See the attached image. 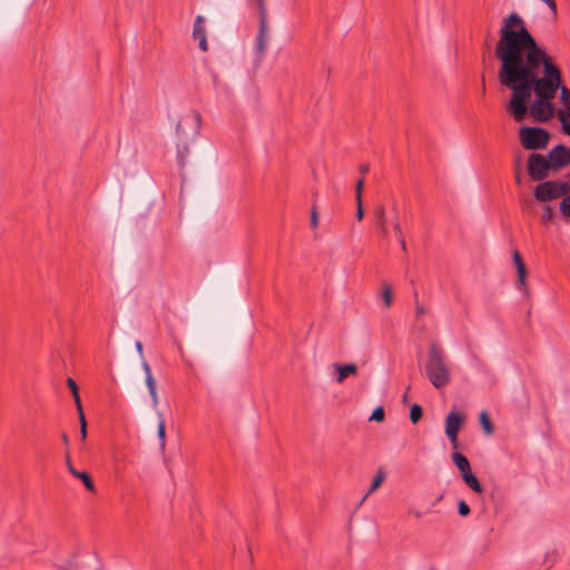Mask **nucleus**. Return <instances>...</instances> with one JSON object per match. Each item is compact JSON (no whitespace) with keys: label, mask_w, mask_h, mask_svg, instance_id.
I'll return each mask as SVG.
<instances>
[{"label":"nucleus","mask_w":570,"mask_h":570,"mask_svg":"<svg viewBox=\"0 0 570 570\" xmlns=\"http://www.w3.org/2000/svg\"><path fill=\"white\" fill-rule=\"evenodd\" d=\"M494 56L500 62L498 80L511 90L507 111L515 121L524 120L529 114L534 121L548 122L556 114L552 100L558 91V80L551 72L541 77L534 71V66L525 60L512 36V26L503 20Z\"/></svg>","instance_id":"nucleus-1"},{"label":"nucleus","mask_w":570,"mask_h":570,"mask_svg":"<svg viewBox=\"0 0 570 570\" xmlns=\"http://www.w3.org/2000/svg\"><path fill=\"white\" fill-rule=\"evenodd\" d=\"M504 23L512 26V36L517 40L525 60L534 66V71L541 77H547L548 72L556 76L558 80V90H560V100L563 105L562 110L570 107V89L563 85L560 68L554 62L553 57L540 45L532 33L525 27L523 19L515 12L503 18Z\"/></svg>","instance_id":"nucleus-2"},{"label":"nucleus","mask_w":570,"mask_h":570,"mask_svg":"<svg viewBox=\"0 0 570 570\" xmlns=\"http://www.w3.org/2000/svg\"><path fill=\"white\" fill-rule=\"evenodd\" d=\"M424 370L426 377L434 387L441 389L450 383V368L446 365L443 351L436 344H432L429 348Z\"/></svg>","instance_id":"nucleus-3"},{"label":"nucleus","mask_w":570,"mask_h":570,"mask_svg":"<svg viewBox=\"0 0 570 570\" xmlns=\"http://www.w3.org/2000/svg\"><path fill=\"white\" fill-rule=\"evenodd\" d=\"M202 116L196 110H190L181 117L176 126V134L181 141L183 149L188 153V141H193L200 131Z\"/></svg>","instance_id":"nucleus-4"},{"label":"nucleus","mask_w":570,"mask_h":570,"mask_svg":"<svg viewBox=\"0 0 570 570\" xmlns=\"http://www.w3.org/2000/svg\"><path fill=\"white\" fill-rule=\"evenodd\" d=\"M550 132L541 127H521L519 139L522 147L527 150L546 149L550 141Z\"/></svg>","instance_id":"nucleus-5"},{"label":"nucleus","mask_w":570,"mask_h":570,"mask_svg":"<svg viewBox=\"0 0 570 570\" xmlns=\"http://www.w3.org/2000/svg\"><path fill=\"white\" fill-rule=\"evenodd\" d=\"M551 170L548 158L543 155L532 153L528 156L527 171L530 180L541 183L549 177Z\"/></svg>","instance_id":"nucleus-6"},{"label":"nucleus","mask_w":570,"mask_h":570,"mask_svg":"<svg viewBox=\"0 0 570 570\" xmlns=\"http://www.w3.org/2000/svg\"><path fill=\"white\" fill-rule=\"evenodd\" d=\"M464 421V415L456 411H451L445 417V435L454 449L459 446L458 435Z\"/></svg>","instance_id":"nucleus-7"},{"label":"nucleus","mask_w":570,"mask_h":570,"mask_svg":"<svg viewBox=\"0 0 570 570\" xmlns=\"http://www.w3.org/2000/svg\"><path fill=\"white\" fill-rule=\"evenodd\" d=\"M552 171H558L570 164V148L560 144L554 146L547 155Z\"/></svg>","instance_id":"nucleus-8"},{"label":"nucleus","mask_w":570,"mask_h":570,"mask_svg":"<svg viewBox=\"0 0 570 570\" xmlns=\"http://www.w3.org/2000/svg\"><path fill=\"white\" fill-rule=\"evenodd\" d=\"M533 197L540 203H549L559 198L554 183L547 179L534 187Z\"/></svg>","instance_id":"nucleus-9"},{"label":"nucleus","mask_w":570,"mask_h":570,"mask_svg":"<svg viewBox=\"0 0 570 570\" xmlns=\"http://www.w3.org/2000/svg\"><path fill=\"white\" fill-rule=\"evenodd\" d=\"M268 45V22L267 18H258V32L255 41V52L257 55L258 60H261L267 49Z\"/></svg>","instance_id":"nucleus-10"},{"label":"nucleus","mask_w":570,"mask_h":570,"mask_svg":"<svg viewBox=\"0 0 570 570\" xmlns=\"http://www.w3.org/2000/svg\"><path fill=\"white\" fill-rule=\"evenodd\" d=\"M193 38L195 40H198V47L202 51H207L208 43L205 28V18L203 16H197L195 19L193 28Z\"/></svg>","instance_id":"nucleus-11"},{"label":"nucleus","mask_w":570,"mask_h":570,"mask_svg":"<svg viewBox=\"0 0 570 570\" xmlns=\"http://www.w3.org/2000/svg\"><path fill=\"white\" fill-rule=\"evenodd\" d=\"M141 367H142V370L145 372V376H146L145 381H146V385L148 387L149 395H150L151 401H153V406L156 407L157 404H158V394H157L156 380L154 379V376L151 374L150 365L148 364V362L146 360H142Z\"/></svg>","instance_id":"nucleus-12"},{"label":"nucleus","mask_w":570,"mask_h":570,"mask_svg":"<svg viewBox=\"0 0 570 570\" xmlns=\"http://www.w3.org/2000/svg\"><path fill=\"white\" fill-rule=\"evenodd\" d=\"M513 263L517 267V273H518L517 287L519 289L524 288L525 287V277H527V267H525V264H524L519 250H517V249L513 252Z\"/></svg>","instance_id":"nucleus-13"},{"label":"nucleus","mask_w":570,"mask_h":570,"mask_svg":"<svg viewBox=\"0 0 570 570\" xmlns=\"http://www.w3.org/2000/svg\"><path fill=\"white\" fill-rule=\"evenodd\" d=\"M452 461L456 465V468L460 470L461 475L463 473H466L471 471L470 461L460 452H453L452 453Z\"/></svg>","instance_id":"nucleus-14"},{"label":"nucleus","mask_w":570,"mask_h":570,"mask_svg":"<svg viewBox=\"0 0 570 570\" xmlns=\"http://www.w3.org/2000/svg\"><path fill=\"white\" fill-rule=\"evenodd\" d=\"M462 479L464 483L475 493L483 492V487L479 482L478 478L471 471L463 473Z\"/></svg>","instance_id":"nucleus-15"},{"label":"nucleus","mask_w":570,"mask_h":570,"mask_svg":"<svg viewBox=\"0 0 570 570\" xmlns=\"http://www.w3.org/2000/svg\"><path fill=\"white\" fill-rule=\"evenodd\" d=\"M356 371H357V367L353 363L345 364V365H340V366H337V372L338 373H337L336 381L338 383H342L348 375L355 374Z\"/></svg>","instance_id":"nucleus-16"},{"label":"nucleus","mask_w":570,"mask_h":570,"mask_svg":"<svg viewBox=\"0 0 570 570\" xmlns=\"http://www.w3.org/2000/svg\"><path fill=\"white\" fill-rule=\"evenodd\" d=\"M374 224L375 226L386 225V212L383 205H376L374 208Z\"/></svg>","instance_id":"nucleus-17"},{"label":"nucleus","mask_w":570,"mask_h":570,"mask_svg":"<svg viewBox=\"0 0 570 570\" xmlns=\"http://www.w3.org/2000/svg\"><path fill=\"white\" fill-rule=\"evenodd\" d=\"M384 480H385V473H384V471H383L382 469H380V470L377 471L376 475L374 476V479L372 480V483H371V487H370V489H368V492L366 493V495L363 498V500H362V501H364V500H365V498H366L368 494H371V493H373L374 491H376V490L381 487V484L384 482Z\"/></svg>","instance_id":"nucleus-18"},{"label":"nucleus","mask_w":570,"mask_h":570,"mask_svg":"<svg viewBox=\"0 0 570 570\" xmlns=\"http://www.w3.org/2000/svg\"><path fill=\"white\" fill-rule=\"evenodd\" d=\"M159 422L157 426V434L160 441V449L164 451L166 446V426H165V420L163 417L161 413H158Z\"/></svg>","instance_id":"nucleus-19"},{"label":"nucleus","mask_w":570,"mask_h":570,"mask_svg":"<svg viewBox=\"0 0 570 570\" xmlns=\"http://www.w3.org/2000/svg\"><path fill=\"white\" fill-rule=\"evenodd\" d=\"M73 476L81 480L88 491H90V492L96 491L95 484H94L90 475L87 472L78 471L77 473H75Z\"/></svg>","instance_id":"nucleus-20"},{"label":"nucleus","mask_w":570,"mask_h":570,"mask_svg":"<svg viewBox=\"0 0 570 570\" xmlns=\"http://www.w3.org/2000/svg\"><path fill=\"white\" fill-rule=\"evenodd\" d=\"M557 188L559 198L570 196V184L563 180H552Z\"/></svg>","instance_id":"nucleus-21"},{"label":"nucleus","mask_w":570,"mask_h":570,"mask_svg":"<svg viewBox=\"0 0 570 570\" xmlns=\"http://www.w3.org/2000/svg\"><path fill=\"white\" fill-rule=\"evenodd\" d=\"M480 423L487 434H491L493 432V430H494L493 424L485 411H482L480 414Z\"/></svg>","instance_id":"nucleus-22"},{"label":"nucleus","mask_w":570,"mask_h":570,"mask_svg":"<svg viewBox=\"0 0 570 570\" xmlns=\"http://www.w3.org/2000/svg\"><path fill=\"white\" fill-rule=\"evenodd\" d=\"M423 410L421 405L413 404L410 409V420L413 424L419 423V421L422 419Z\"/></svg>","instance_id":"nucleus-23"},{"label":"nucleus","mask_w":570,"mask_h":570,"mask_svg":"<svg viewBox=\"0 0 570 570\" xmlns=\"http://www.w3.org/2000/svg\"><path fill=\"white\" fill-rule=\"evenodd\" d=\"M559 210L563 217L570 218V195L561 200Z\"/></svg>","instance_id":"nucleus-24"},{"label":"nucleus","mask_w":570,"mask_h":570,"mask_svg":"<svg viewBox=\"0 0 570 570\" xmlns=\"http://www.w3.org/2000/svg\"><path fill=\"white\" fill-rule=\"evenodd\" d=\"M384 417H385L384 409L382 406H377L372 412V414L370 416V421L382 422V421H384Z\"/></svg>","instance_id":"nucleus-25"},{"label":"nucleus","mask_w":570,"mask_h":570,"mask_svg":"<svg viewBox=\"0 0 570 570\" xmlns=\"http://www.w3.org/2000/svg\"><path fill=\"white\" fill-rule=\"evenodd\" d=\"M458 512L461 517H466L470 514V507L468 503L463 500L459 501L458 503Z\"/></svg>","instance_id":"nucleus-26"},{"label":"nucleus","mask_w":570,"mask_h":570,"mask_svg":"<svg viewBox=\"0 0 570 570\" xmlns=\"http://www.w3.org/2000/svg\"><path fill=\"white\" fill-rule=\"evenodd\" d=\"M553 217H554V213H553V209L551 208V206L544 205L543 206L542 219L544 222H550V220L553 219Z\"/></svg>","instance_id":"nucleus-27"},{"label":"nucleus","mask_w":570,"mask_h":570,"mask_svg":"<svg viewBox=\"0 0 570 570\" xmlns=\"http://www.w3.org/2000/svg\"><path fill=\"white\" fill-rule=\"evenodd\" d=\"M79 421H80V438H81V441H85L87 438V422H86L85 414H81V416H79Z\"/></svg>","instance_id":"nucleus-28"},{"label":"nucleus","mask_w":570,"mask_h":570,"mask_svg":"<svg viewBox=\"0 0 570 570\" xmlns=\"http://www.w3.org/2000/svg\"><path fill=\"white\" fill-rule=\"evenodd\" d=\"M363 187H364V178L362 177L361 179L357 180L356 186H355L356 203H360L362 199Z\"/></svg>","instance_id":"nucleus-29"},{"label":"nucleus","mask_w":570,"mask_h":570,"mask_svg":"<svg viewBox=\"0 0 570 570\" xmlns=\"http://www.w3.org/2000/svg\"><path fill=\"white\" fill-rule=\"evenodd\" d=\"M258 9V18H267V9L265 6V0H255Z\"/></svg>","instance_id":"nucleus-30"},{"label":"nucleus","mask_w":570,"mask_h":570,"mask_svg":"<svg viewBox=\"0 0 570 570\" xmlns=\"http://www.w3.org/2000/svg\"><path fill=\"white\" fill-rule=\"evenodd\" d=\"M393 293L390 286H385L383 291V299L386 306H390L392 303Z\"/></svg>","instance_id":"nucleus-31"},{"label":"nucleus","mask_w":570,"mask_h":570,"mask_svg":"<svg viewBox=\"0 0 570 570\" xmlns=\"http://www.w3.org/2000/svg\"><path fill=\"white\" fill-rule=\"evenodd\" d=\"M65 461H66V466H67L68 471L72 475H75V473H77L78 470L75 469V466H73V464L71 462L69 450H66Z\"/></svg>","instance_id":"nucleus-32"},{"label":"nucleus","mask_w":570,"mask_h":570,"mask_svg":"<svg viewBox=\"0 0 570 570\" xmlns=\"http://www.w3.org/2000/svg\"><path fill=\"white\" fill-rule=\"evenodd\" d=\"M317 225H318V213H317L316 206L314 204L312 207V210H311V226L313 228H316Z\"/></svg>","instance_id":"nucleus-33"},{"label":"nucleus","mask_w":570,"mask_h":570,"mask_svg":"<svg viewBox=\"0 0 570 570\" xmlns=\"http://www.w3.org/2000/svg\"><path fill=\"white\" fill-rule=\"evenodd\" d=\"M394 212L396 213L395 209H394ZM393 229H394V232H395V234L397 236V239H400L401 237H404L402 228H401V224H400V220H399L396 214H395V219H394V223H393Z\"/></svg>","instance_id":"nucleus-34"},{"label":"nucleus","mask_w":570,"mask_h":570,"mask_svg":"<svg viewBox=\"0 0 570 570\" xmlns=\"http://www.w3.org/2000/svg\"><path fill=\"white\" fill-rule=\"evenodd\" d=\"M183 151H184L185 154H187V153L183 149L181 144H180V145H179V149H178V155H177V161H178V165H179V167H180V168H184V167H185V165H186V157H185V155L183 154Z\"/></svg>","instance_id":"nucleus-35"},{"label":"nucleus","mask_w":570,"mask_h":570,"mask_svg":"<svg viewBox=\"0 0 570 570\" xmlns=\"http://www.w3.org/2000/svg\"><path fill=\"white\" fill-rule=\"evenodd\" d=\"M72 396H73V400H75V403L77 406L78 414H79V416H81V414H83V409H82L79 392H77L76 394H72Z\"/></svg>","instance_id":"nucleus-36"},{"label":"nucleus","mask_w":570,"mask_h":570,"mask_svg":"<svg viewBox=\"0 0 570 570\" xmlns=\"http://www.w3.org/2000/svg\"><path fill=\"white\" fill-rule=\"evenodd\" d=\"M67 385L70 389L71 394L79 392L77 383L71 377L67 379Z\"/></svg>","instance_id":"nucleus-37"},{"label":"nucleus","mask_w":570,"mask_h":570,"mask_svg":"<svg viewBox=\"0 0 570 570\" xmlns=\"http://www.w3.org/2000/svg\"><path fill=\"white\" fill-rule=\"evenodd\" d=\"M424 314H425V307L416 301V304H415L416 318L422 317Z\"/></svg>","instance_id":"nucleus-38"},{"label":"nucleus","mask_w":570,"mask_h":570,"mask_svg":"<svg viewBox=\"0 0 570 570\" xmlns=\"http://www.w3.org/2000/svg\"><path fill=\"white\" fill-rule=\"evenodd\" d=\"M377 229H379V233H380V236L382 238H387L389 237V228H387V224L386 225H381V226H376Z\"/></svg>","instance_id":"nucleus-39"},{"label":"nucleus","mask_w":570,"mask_h":570,"mask_svg":"<svg viewBox=\"0 0 570 570\" xmlns=\"http://www.w3.org/2000/svg\"><path fill=\"white\" fill-rule=\"evenodd\" d=\"M363 217H364V210H363L362 200H361L360 203H357L356 219L362 220Z\"/></svg>","instance_id":"nucleus-40"},{"label":"nucleus","mask_w":570,"mask_h":570,"mask_svg":"<svg viewBox=\"0 0 570 570\" xmlns=\"http://www.w3.org/2000/svg\"><path fill=\"white\" fill-rule=\"evenodd\" d=\"M550 9L552 12H557V3H556V0H542Z\"/></svg>","instance_id":"nucleus-41"},{"label":"nucleus","mask_w":570,"mask_h":570,"mask_svg":"<svg viewBox=\"0 0 570 570\" xmlns=\"http://www.w3.org/2000/svg\"><path fill=\"white\" fill-rule=\"evenodd\" d=\"M135 347H136V351L138 352V354L140 355L141 361L145 360L144 358V352H142V344H141V342L137 341L136 344H135Z\"/></svg>","instance_id":"nucleus-42"},{"label":"nucleus","mask_w":570,"mask_h":570,"mask_svg":"<svg viewBox=\"0 0 570 570\" xmlns=\"http://www.w3.org/2000/svg\"><path fill=\"white\" fill-rule=\"evenodd\" d=\"M514 180H515L517 185H519V186H521L523 184L521 170H519V169L515 170Z\"/></svg>","instance_id":"nucleus-43"},{"label":"nucleus","mask_w":570,"mask_h":570,"mask_svg":"<svg viewBox=\"0 0 570 570\" xmlns=\"http://www.w3.org/2000/svg\"><path fill=\"white\" fill-rule=\"evenodd\" d=\"M368 170H370V165H368V164H362V165L360 166V173H361L362 175L367 174V173H368Z\"/></svg>","instance_id":"nucleus-44"},{"label":"nucleus","mask_w":570,"mask_h":570,"mask_svg":"<svg viewBox=\"0 0 570 570\" xmlns=\"http://www.w3.org/2000/svg\"><path fill=\"white\" fill-rule=\"evenodd\" d=\"M399 243H400V245H401L402 250L405 253V252L407 250V248H406V243H405L404 237H401V238L399 239Z\"/></svg>","instance_id":"nucleus-45"},{"label":"nucleus","mask_w":570,"mask_h":570,"mask_svg":"<svg viewBox=\"0 0 570 570\" xmlns=\"http://www.w3.org/2000/svg\"><path fill=\"white\" fill-rule=\"evenodd\" d=\"M61 441H62V442H63V444L68 448V445H69V438H68L67 433H65V432H63V433L61 434Z\"/></svg>","instance_id":"nucleus-46"},{"label":"nucleus","mask_w":570,"mask_h":570,"mask_svg":"<svg viewBox=\"0 0 570 570\" xmlns=\"http://www.w3.org/2000/svg\"><path fill=\"white\" fill-rule=\"evenodd\" d=\"M518 169L521 170V160L519 157L515 159V170Z\"/></svg>","instance_id":"nucleus-47"},{"label":"nucleus","mask_w":570,"mask_h":570,"mask_svg":"<svg viewBox=\"0 0 570 570\" xmlns=\"http://www.w3.org/2000/svg\"><path fill=\"white\" fill-rule=\"evenodd\" d=\"M414 515H415V518H417V519H420V518L422 517L421 512H419V511H415V512H414Z\"/></svg>","instance_id":"nucleus-48"},{"label":"nucleus","mask_w":570,"mask_h":570,"mask_svg":"<svg viewBox=\"0 0 570 570\" xmlns=\"http://www.w3.org/2000/svg\"><path fill=\"white\" fill-rule=\"evenodd\" d=\"M407 399V392H405V394L403 395V401H406Z\"/></svg>","instance_id":"nucleus-49"}]
</instances>
